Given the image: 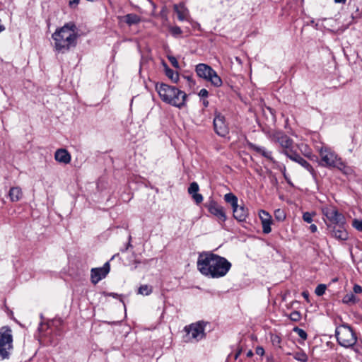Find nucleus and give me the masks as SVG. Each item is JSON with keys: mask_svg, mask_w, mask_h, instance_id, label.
Here are the masks:
<instances>
[{"mask_svg": "<svg viewBox=\"0 0 362 362\" xmlns=\"http://www.w3.org/2000/svg\"><path fill=\"white\" fill-rule=\"evenodd\" d=\"M259 217L261 220L262 231L265 234H268L272 231L271 226L272 224V218L271 215L264 210L259 211Z\"/></svg>", "mask_w": 362, "mask_h": 362, "instance_id": "nucleus-14", "label": "nucleus"}, {"mask_svg": "<svg viewBox=\"0 0 362 362\" xmlns=\"http://www.w3.org/2000/svg\"><path fill=\"white\" fill-rule=\"evenodd\" d=\"M197 76L204 80L210 82L216 87H220L222 85V80L217 74L215 70L206 64H199L195 69Z\"/></svg>", "mask_w": 362, "mask_h": 362, "instance_id": "nucleus-5", "label": "nucleus"}, {"mask_svg": "<svg viewBox=\"0 0 362 362\" xmlns=\"http://www.w3.org/2000/svg\"><path fill=\"white\" fill-rule=\"evenodd\" d=\"M272 341L274 343H276V344H280V342H281L280 338L277 336H275L274 337V339H272Z\"/></svg>", "mask_w": 362, "mask_h": 362, "instance_id": "nucleus-45", "label": "nucleus"}, {"mask_svg": "<svg viewBox=\"0 0 362 362\" xmlns=\"http://www.w3.org/2000/svg\"><path fill=\"white\" fill-rule=\"evenodd\" d=\"M204 105L205 106H207V105H208V101H204Z\"/></svg>", "mask_w": 362, "mask_h": 362, "instance_id": "nucleus-49", "label": "nucleus"}, {"mask_svg": "<svg viewBox=\"0 0 362 362\" xmlns=\"http://www.w3.org/2000/svg\"><path fill=\"white\" fill-rule=\"evenodd\" d=\"M335 335L338 343L345 348L353 346L357 341L356 337L352 329L343 325L337 327Z\"/></svg>", "mask_w": 362, "mask_h": 362, "instance_id": "nucleus-4", "label": "nucleus"}, {"mask_svg": "<svg viewBox=\"0 0 362 362\" xmlns=\"http://www.w3.org/2000/svg\"><path fill=\"white\" fill-rule=\"evenodd\" d=\"M156 90L160 99L165 103L179 109L186 105L187 95L185 92L178 88L165 83H157L156 85Z\"/></svg>", "mask_w": 362, "mask_h": 362, "instance_id": "nucleus-3", "label": "nucleus"}, {"mask_svg": "<svg viewBox=\"0 0 362 362\" xmlns=\"http://www.w3.org/2000/svg\"><path fill=\"white\" fill-rule=\"evenodd\" d=\"M185 329L187 332V338L188 341H198L202 339L204 336V327L200 322L192 324L189 327H185Z\"/></svg>", "mask_w": 362, "mask_h": 362, "instance_id": "nucleus-10", "label": "nucleus"}, {"mask_svg": "<svg viewBox=\"0 0 362 362\" xmlns=\"http://www.w3.org/2000/svg\"><path fill=\"white\" fill-rule=\"evenodd\" d=\"M197 264L202 274L213 279L223 277L231 268L230 262L225 257L211 252L199 254Z\"/></svg>", "mask_w": 362, "mask_h": 362, "instance_id": "nucleus-1", "label": "nucleus"}, {"mask_svg": "<svg viewBox=\"0 0 362 362\" xmlns=\"http://www.w3.org/2000/svg\"><path fill=\"white\" fill-rule=\"evenodd\" d=\"M326 288H327V286L325 284H319L316 287V288L315 290V293L317 296H321L325 293Z\"/></svg>", "mask_w": 362, "mask_h": 362, "instance_id": "nucleus-31", "label": "nucleus"}, {"mask_svg": "<svg viewBox=\"0 0 362 362\" xmlns=\"http://www.w3.org/2000/svg\"><path fill=\"white\" fill-rule=\"evenodd\" d=\"M357 300L356 297L355 295L352 293H349L346 294L342 299V301L344 303L349 304V303H355Z\"/></svg>", "mask_w": 362, "mask_h": 362, "instance_id": "nucleus-29", "label": "nucleus"}, {"mask_svg": "<svg viewBox=\"0 0 362 362\" xmlns=\"http://www.w3.org/2000/svg\"><path fill=\"white\" fill-rule=\"evenodd\" d=\"M233 216L238 221H244L248 216V210L244 204H238L233 209Z\"/></svg>", "mask_w": 362, "mask_h": 362, "instance_id": "nucleus-17", "label": "nucleus"}, {"mask_svg": "<svg viewBox=\"0 0 362 362\" xmlns=\"http://www.w3.org/2000/svg\"><path fill=\"white\" fill-rule=\"evenodd\" d=\"M214 127L216 133L219 136H225L229 132L225 117L219 113L216 114L214 119Z\"/></svg>", "mask_w": 362, "mask_h": 362, "instance_id": "nucleus-11", "label": "nucleus"}, {"mask_svg": "<svg viewBox=\"0 0 362 362\" xmlns=\"http://www.w3.org/2000/svg\"><path fill=\"white\" fill-rule=\"evenodd\" d=\"M334 168H337L345 175H351L353 173V170L351 167L346 165L340 158L339 160L337 163Z\"/></svg>", "mask_w": 362, "mask_h": 362, "instance_id": "nucleus-23", "label": "nucleus"}, {"mask_svg": "<svg viewBox=\"0 0 362 362\" xmlns=\"http://www.w3.org/2000/svg\"><path fill=\"white\" fill-rule=\"evenodd\" d=\"M315 215V213L304 212L303 214V219L305 222L310 223L313 221V218Z\"/></svg>", "mask_w": 362, "mask_h": 362, "instance_id": "nucleus-32", "label": "nucleus"}, {"mask_svg": "<svg viewBox=\"0 0 362 362\" xmlns=\"http://www.w3.org/2000/svg\"><path fill=\"white\" fill-rule=\"evenodd\" d=\"M346 0H334L336 4H345Z\"/></svg>", "mask_w": 362, "mask_h": 362, "instance_id": "nucleus-47", "label": "nucleus"}, {"mask_svg": "<svg viewBox=\"0 0 362 362\" xmlns=\"http://www.w3.org/2000/svg\"><path fill=\"white\" fill-rule=\"evenodd\" d=\"M199 187L197 182H193L188 188V193L192 196L196 204H200L203 201V196L199 194Z\"/></svg>", "mask_w": 362, "mask_h": 362, "instance_id": "nucleus-19", "label": "nucleus"}, {"mask_svg": "<svg viewBox=\"0 0 362 362\" xmlns=\"http://www.w3.org/2000/svg\"><path fill=\"white\" fill-rule=\"evenodd\" d=\"M317 151L321 158V165L325 167L334 168L340 159V157L327 146L317 147Z\"/></svg>", "mask_w": 362, "mask_h": 362, "instance_id": "nucleus-7", "label": "nucleus"}, {"mask_svg": "<svg viewBox=\"0 0 362 362\" xmlns=\"http://www.w3.org/2000/svg\"><path fill=\"white\" fill-rule=\"evenodd\" d=\"M5 26L2 24L1 20L0 19V33L5 30Z\"/></svg>", "mask_w": 362, "mask_h": 362, "instance_id": "nucleus-46", "label": "nucleus"}, {"mask_svg": "<svg viewBox=\"0 0 362 362\" xmlns=\"http://www.w3.org/2000/svg\"><path fill=\"white\" fill-rule=\"evenodd\" d=\"M23 196L22 189L20 187H12L8 192V197L11 202L19 201Z\"/></svg>", "mask_w": 362, "mask_h": 362, "instance_id": "nucleus-22", "label": "nucleus"}, {"mask_svg": "<svg viewBox=\"0 0 362 362\" xmlns=\"http://www.w3.org/2000/svg\"><path fill=\"white\" fill-rule=\"evenodd\" d=\"M79 0H71L69 1V6L72 8H75L78 6Z\"/></svg>", "mask_w": 362, "mask_h": 362, "instance_id": "nucleus-41", "label": "nucleus"}, {"mask_svg": "<svg viewBox=\"0 0 362 362\" xmlns=\"http://www.w3.org/2000/svg\"><path fill=\"white\" fill-rule=\"evenodd\" d=\"M271 140L278 144L282 148V153L286 156L292 152L293 148V140L282 132H274L270 134Z\"/></svg>", "mask_w": 362, "mask_h": 362, "instance_id": "nucleus-8", "label": "nucleus"}, {"mask_svg": "<svg viewBox=\"0 0 362 362\" xmlns=\"http://www.w3.org/2000/svg\"><path fill=\"white\" fill-rule=\"evenodd\" d=\"M255 352L257 355L263 356L264 354V349L262 346H257L256 348Z\"/></svg>", "mask_w": 362, "mask_h": 362, "instance_id": "nucleus-39", "label": "nucleus"}, {"mask_svg": "<svg viewBox=\"0 0 362 362\" xmlns=\"http://www.w3.org/2000/svg\"><path fill=\"white\" fill-rule=\"evenodd\" d=\"M171 34L174 36L179 35L182 33V30L178 26H173L170 28Z\"/></svg>", "mask_w": 362, "mask_h": 362, "instance_id": "nucleus-33", "label": "nucleus"}, {"mask_svg": "<svg viewBox=\"0 0 362 362\" xmlns=\"http://www.w3.org/2000/svg\"><path fill=\"white\" fill-rule=\"evenodd\" d=\"M174 10L180 21H183L187 19L189 11L183 4L175 5Z\"/></svg>", "mask_w": 362, "mask_h": 362, "instance_id": "nucleus-20", "label": "nucleus"}, {"mask_svg": "<svg viewBox=\"0 0 362 362\" xmlns=\"http://www.w3.org/2000/svg\"><path fill=\"white\" fill-rule=\"evenodd\" d=\"M168 60L170 62V64L175 67L178 69L179 68V63L177 60V59L173 56H169Z\"/></svg>", "mask_w": 362, "mask_h": 362, "instance_id": "nucleus-36", "label": "nucleus"}, {"mask_svg": "<svg viewBox=\"0 0 362 362\" xmlns=\"http://www.w3.org/2000/svg\"><path fill=\"white\" fill-rule=\"evenodd\" d=\"M296 331L297 332L298 336L301 339H307V333L303 329L297 328L296 329Z\"/></svg>", "mask_w": 362, "mask_h": 362, "instance_id": "nucleus-37", "label": "nucleus"}, {"mask_svg": "<svg viewBox=\"0 0 362 362\" xmlns=\"http://www.w3.org/2000/svg\"><path fill=\"white\" fill-rule=\"evenodd\" d=\"M253 356V352L252 351H249L247 353V356L248 357H251Z\"/></svg>", "mask_w": 362, "mask_h": 362, "instance_id": "nucleus-48", "label": "nucleus"}, {"mask_svg": "<svg viewBox=\"0 0 362 362\" xmlns=\"http://www.w3.org/2000/svg\"><path fill=\"white\" fill-rule=\"evenodd\" d=\"M224 200L226 202L230 204L232 209L237 207V205L238 204V197L233 193L226 194L224 196Z\"/></svg>", "mask_w": 362, "mask_h": 362, "instance_id": "nucleus-25", "label": "nucleus"}, {"mask_svg": "<svg viewBox=\"0 0 362 362\" xmlns=\"http://www.w3.org/2000/svg\"><path fill=\"white\" fill-rule=\"evenodd\" d=\"M275 218L279 221H282L286 218V214L282 209H278L274 211Z\"/></svg>", "mask_w": 362, "mask_h": 362, "instance_id": "nucleus-30", "label": "nucleus"}, {"mask_svg": "<svg viewBox=\"0 0 362 362\" xmlns=\"http://www.w3.org/2000/svg\"><path fill=\"white\" fill-rule=\"evenodd\" d=\"M153 291V288L148 285H141L138 289V293L143 296H148Z\"/></svg>", "mask_w": 362, "mask_h": 362, "instance_id": "nucleus-28", "label": "nucleus"}, {"mask_svg": "<svg viewBox=\"0 0 362 362\" xmlns=\"http://www.w3.org/2000/svg\"><path fill=\"white\" fill-rule=\"evenodd\" d=\"M250 147L252 150L255 151L257 153H259L267 159L274 162V158L272 157V153L270 151L267 150L265 148L262 146H258L255 144H251Z\"/></svg>", "mask_w": 362, "mask_h": 362, "instance_id": "nucleus-21", "label": "nucleus"}, {"mask_svg": "<svg viewBox=\"0 0 362 362\" xmlns=\"http://www.w3.org/2000/svg\"><path fill=\"white\" fill-rule=\"evenodd\" d=\"M54 158L59 163L68 164L71 162V156L65 148H59L55 151Z\"/></svg>", "mask_w": 362, "mask_h": 362, "instance_id": "nucleus-18", "label": "nucleus"}, {"mask_svg": "<svg viewBox=\"0 0 362 362\" xmlns=\"http://www.w3.org/2000/svg\"><path fill=\"white\" fill-rule=\"evenodd\" d=\"M288 354L292 355L296 361L300 362H307L308 360L307 354L303 351L294 352L293 354L288 353Z\"/></svg>", "mask_w": 362, "mask_h": 362, "instance_id": "nucleus-26", "label": "nucleus"}, {"mask_svg": "<svg viewBox=\"0 0 362 362\" xmlns=\"http://www.w3.org/2000/svg\"><path fill=\"white\" fill-rule=\"evenodd\" d=\"M104 295L105 296H112L113 298H117L119 296V295L116 293H104Z\"/></svg>", "mask_w": 362, "mask_h": 362, "instance_id": "nucleus-42", "label": "nucleus"}, {"mask_svg": "<svg viewBox=\"0 0 362 362\" xmlns=\"http://www.w3.org/2000/svg\"><path fill=\"white\" fill-rule=\"evenodd\" d=\"M209 95V93H208V90L205 88H202L200 90L199 93V95L200 97H204V98H206Z\"/></svg>", "mask_w": 362, "mask_h": 362, "instance_id": "nucleus-38", "label": "nucleus"}, {"mask_svg": "<svg viewBox=\"0 0 362 362\" xmlns=\"http://www.w3.org/2000/svg\"><path fill=\"white\" fill-rule=\"evenodd\" d=\"M322 214L326 218L334 225H344L345 217L338 211L336 207L332 205L323 206L321 209Z\"/></svg>", "mask_w": 362, "mask_h": 362, "instance_id": "nucleus-9", "label": "nucleus"}, {"mask_svg": "<svg viewBox=\"0 0 362 362\" xmlns=\"http://www.w3.org/2000/svg\"><path fill=\"white\" fill-rule=\"evenodd\" d=\"M302 296H303V298L307 300L308 301L309 300V293L308 291H303L302 293Z\"/></svg>", "mask_w": 362, "mask_h": 362, "instance_id": "nucleus-44", "label": "nucleus"}, {"mask_svg": "<svg viewBox=\"0 0 362 362\" xmlns=\"http://www.w3.org/2000/svg\"><path fill=\"white\" fill-rule=\"evenodd\" d=\"M352 226L358 230L362 231V221L354 219Z\"/></svg>", "mask_w": 362, "mask_h": 362, "instance_id": "nucleus-35", "label": "nucleus"}, {"mask_svg": "<svg viewBox=\"0 0 362 362\" xmlns=\"http://www.w3.org/2000/svg\"><path fill=\"white\" fill-rule=\"evenodd\" d=\"M12 331L8 327L0 329V357L5 359L8 357L9 351L12 349Z\"/></svg>", "mask_w": 362, "mask_h": 362, "instance_id": "nucleus-6", "label": "nucleus"}, {"mask_svg": "<svg viewBox=\"0 0 362 362\" xmlns=\"http://www.w3.org/2000/svg\"><path fill=\"white\" fill-rule=\"evenodd\" d=\"M353 289L355 293H361L362 292L361 286L358 284L354 285Z\"/></svg>", "mask_w": 362, "mask_h": 362, "instance_id": "nucleus-40", "label": "nucleus"}, {"mask_svg": "<svg viewBox=\"0 0 362 362\" xmlns=\"http://www.w3.org/2000/svg\"><path fill=\"white\" fill-rule=\"evenodd\" d=\"M78 36V28L72 22L56 29L52 34L54 51L62 54L68 52L76 46Z\"/></svg>", "mask_w": 362, "mask_h": 362, "instance_id": "nucleus-2", "label": "nucleus"}, {"mask_svg": "<svg viewBox=\"0 0 362 362\" xmlns=\"http://www.w3.org/2000/svg\"><path fill=\"white\" fill-rule=\"evenodd\" d=\"M300 314L298 311H293L290 314V318L293 321H299L300 320Z\"/></svg>", "mask_w": 362, "mask_h": 362, "instance_id": "nucleus-34", "label": "nucleus"}, {"mask_svg": "<svg viewBox=\"0 0 362 362\" xmlns=\"http://www.w3.org/2000/svg\"><path fill=\"white\" fill-rule=\"evenodd\" d=\"M124 21L129 25H132L137 24L140 22L141 18L139 16L134 13H129L124 16Z\"/></svg>", "mask_w": 362, "mask_h": 362, "instance_id": "nucleus-24", "label": "nucleus"}, {"mask_svg": "<svg viewBox=\"0 0 362 362\" xmlns=\"http://www.w3.org/2000/svg\"><path fill=\"white\" fill-rule=\"evenodd\" d=\"M110 272V264L106 262L103 267L93 268L91 269V281L93 284H98L104 279Z\"/></svg>", "mask_w": 362, "mask_h": 362, "instance_id": "nucleus-13", "label": "nucleus"}, {"mask_svg": "<svg viewBox=\"0 0 362 362\" xmlns=\"http://www.w3.org/2000/svg\"><path fill=\"white\" fill-rule=\"evenodd\" d=\"M165 75L174 83H177L179 81L178 73L168 66L165 67Z\"/></svg>", "mask_w": 362, "mask_h": 362, "instance_id": "nucleus-27", "label": "nucleus"}, {"mask_svg": "<svg viewBox=\"0 0 362 362\" xmlns=\"http://www.w3.org/2000/svg\"><path fill=\"white\" fill-rule=\"evenodd\" d=\"M310 230H311L312 233H315L317 230V227L316 225L312 224L310 226Z\"/></svg>", "mask_w": 362, "mask_h": 362, "instance_id": "nucleus-43", "label": "nucleus"}, {"mask_svg": "<svg viewBox=\"0 0 362 362\" xmlns=\"http://www.w3.org/2000/svg\"><path fill=\"white\" fill-rule=\"evenodd\" d=\"M207 209L209 211L216 217V218L221 222H225L226 221V215L223 206L217 204L216 202L211 201L207 204Z\"/></svg>", "mask_w": 362, "mask_h": 362, "instance_id": "nucleus-12", "label": "nucleus"}, {"mask_svg": "<svg viewBox=\"0 0 362 362\" xmlns=\"http://www.w3.org/2000/svg\"><path fill=\"white\" fill-rule=\"evenodd\" d=\"M286 156L291 160L299 163L301 166L309 171L313 175H315V170L312 165L307 160L303 158L296 151H293Z\"/></svg>", "mask_w": 362, "mask_h": 362, "instance_id": "nucleus-15", "label": "nucleus"}, {"mask_svg": "<svg viewBox=\"0 0 362 362\" xmlns=\"http://www.w3.org/2000/svg\"><path fill=\"white\" fill-rule=\"evenodd\" d=\"M327 227L332 228L331 234L334 238L339 240H346L349 238V234L344 225H336L333 227L327 225Z\"/></svg>", "mask_w": 362, "mask_h": 362, "instance_id": "nucleus-16", "label": "nucleus"}]
</instances>
